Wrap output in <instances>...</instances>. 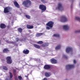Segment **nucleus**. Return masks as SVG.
<instances>
[{
  "instance_id": "nucleus-34",
  "label": "nucleus",
  "mask_w": 80,
  "mask_h": 80,
  "mask_svg": "<svg viewBox=\"0 0 80 80\" xmlns=\"http://www.w3.org/2000/svg\"><path fill=\"white\" fill-rule=\"evenodd\" d=\"M41 1L42 2V3H46V2H45V0H41Z\"/></svg>"
},
{
  "instance_id": "nucleus-24",
  "label": "nucleus",
  "mask_w": 80,
  "mask_h": 80,
  "mask_svg": "<svg viewBox=\"0 0 80 80\" xmlns=\"http://www.w3.org/2000/svg\"><path fill=\"white\" fill-rule=\"evenodd\" d=\"M18 30L19 32H20V33H22V29L21 28H18Z\"/></svg>"
},
{
  "instance_id": "nucleus-19",
  "label": "nucleus",
  "mask_w": 80,
  "mask_h": 80,
  "mask_svg": "<svg viewBox=\"0 0 80 80\" xmlns=\"http://www.w3.org/2000/svg\"><path fill=\"white\" fill-rule=\"evenodd\" d=\"M42 46L43 47H48V43L47 42H45L44 44H43L42 45Z\"/></svg>"
},
{
  "instance_id": "nucleus-17",
  "label": "nucleus",
  "mask_w": 80,
  "mask_h": 80,
  "mask_svg": "<svg viewBox=\"0 0 80 80\" xmlns=\"http://www.w3.org/2000/svg\"><path fill=\"white\" fill-rule=\"evenodd\" d=\"M9 50L7 48H4L2 51L3 53H8L9 52Z\"/></svg>"
},
{
  "instance_id": "nucleus-37",
  "label": "nucleus",
  "mask_w": 80,
  "mask_h": 80,
  "mask_svg": "<svg viewBox=\"0 0 80 80\" xmlns=\"http://www.w3.org/2000/svg\"><path fill=\"white\" fill-rule=\"evenodd\" d=\"M80 32V30L78 31H75V33H79Z\"/></svg>"
},
{
  "instance_id": "nucleus-22",
  "label": "nucleus",
  "mask_w": 80,
  "mask_h": 80,
  "mask_svg": "<svg viewBox=\"0 0 80 80\" xmlns=\"http://www.w3.org/2000/svg\"><path fill=\"white\" fill-rule=\"evenodd\" d=\"M43 33H38L36 34V36L38 37L39 36H42L43 35Z\"/></svg>"
},
{
  "instance_id": "nucleus-9",
  "label": "nucleus",
  "mask_w": 80,
  "mask_h": 80,
  "mask_svg": "<svg viewBox=\"0 0 80 80\" xmlns=\"http://www.w3.org/2000/svg\"><path fill=\"white\" fill-rule=\"evenodd\" d=\"M52 68V66L49 65H46L44 66V68L45 70H49Z\"/></svg>"
},
{
  "instance_id": "nucleus-30",
  "label": "nucleus",
  "mask_w": 80,
  "mask_h": 80,
  "mask_svg": "<svg viewBox=\"0 0 80 80\" xmlns=\"http://www.w3.org/2000/svg\"><path fill=\"white\" fill-rule=\"evenodd\" d=\"M13 75L14 76H16V70H13Z\"/></svg>"
},
{
  "instance_id": "nucleus-33",
  "label": "nucleus",
  "mask_w": 80,
  "mask_h": 80,
  "mask_svg": "<svg viewBox=\"0 0 80 80\" xmlns=\"http://www.w3.org/2000/svg\"><path fill=\"white\" fill-rule=\"evenodd\" d=\"M18 79H19V80H22V77H21V76H19L18 77Z\"/></svg>"
},
{
  "instance_id": "nucleus-29",
  "label": "nucleus",
  "mask_w": 80,
  "mask_h": 80,
  "mask_svg": "<svg viewBox=\"0 0 80 80\" xmlns=\"http://www.w3.org/2000/svg\"><path fill=\"white\" fill-rule=\"evenodd\" d=\"M75 19L76 20H78V21H80V18L78 17H76Z\"/></svg>"
},
{
  "instance_id": "nucleus-5",
  "label": "nucleus",
  "mask_w": 80,
  "mask_h": 80,
  "mask_svg": "<svg viewBox=\"0 0 80 80\" xmlns=\"http://www.w3.org/2000/svg\"><path fill=\"white\" fill-rule=\"evenodd\" d=\"M53 24H54V22L52 21H49L48 23H46V26H48L50 27V28H52L53 26Z\"/></svg>"
},
{
  "instance_id": "nucleus-1",
  "label": "nucleus",
  "mask_w": 80,
  "mask_h": 80,
  "mask_svg": "<svg viewBox=\"0 0 80 80\" xmlns=\"http://www.w3.org/2000/svg\"><path fill=\"white\" fill-rule=\"evenodd\" d=\"M32 2L30 0H26L22 2V5L24 6L25 7H29L31 5Z\"/></svg>"
},
{
  "instance_id": "nucleus-10",
  "label": "nucleus",
  "mask_w": 80,
  "mask_h": 80,
  "mask_svg": "<svg viewBox=\"0 0 80 80\" xmlns=\"http://www.w3.org/2000/svg\"><path fill=\"white\" fill-rule=\"evenodd\" d=\"M13 3L14 6H15L16 7H17L18 8H20V5H19V4H18V3L17 2V1H14V2H13Z\"/></svg>"
},
{
  "instance_id": "nucleus-14",
  "label": "nucleus",
  "mask_w": 80,
  "mask_h": 80,
  "mask_svg": "<svg viewBox=\"0 0 80 80\" xmlns=\"http://www.w3.org/2000/svg\"><path fill=\"white\" fill-rule=\"evenodd\" d=\"M72 48L70 47H68L67 48L66 50V52L67 53H69L71 51H72Z\"/></svg>"
},
{
  "instance_id": "nucleus-20",
  "label": "nucleus",
  "mask_w": 80,
  "mask_h": 80,
  "mask_svg": "<svg viewBox=\"0 0 80 80\" xmlns=\"http://www.w3.org/2000/svg\"><path fill=\"white\" fill-rule=\"evenodd\" d=\"M34 47H35V48H38V49H39V48H40V46L39 45H38L36 44H34Z\"/></svg>"
},
{
  "instance_id": "nucleus-21",
  "label": "nucleus",
  "mask_w": 80,
  "mask_h": 80,
  "mask_svg": "<svg viewBox=\"0 0 80 80\" xmlns=\"http://www.w3.org/2000/svg\"><path fill=\"white\" fill-rule=\"evenodd\" d=\"M60 48H61V45H59L56 47L55 50H59V49H60Z\"/></svg>"
},
{
  "instance_id": "nucleus-25",
  "label": "nucleus",
  "mask_w": 80,
  "mask_h": 80,
  "mask_svg": "<svg viewBox=\"0 0 80 80\" xmlns=\"http://www.w3.org/2000/svg\"><path fill=\"white\" fill-rule=\"evenodd\" d=\"M2 68L3 70H8V68L6 66H3Z\"/></svg>"
},
{
  "instance_id": "nucleus-43",
  "label": "nucleus",
  "mask_w": 80,
  "mask_h": 80,
  "mask_svg": "<svg viewBox=\"0 0 80 80\" xmlns=\"http://www.w3.org/2000/svg\"><path fill=\"white\" fill-rule=\"evenodd\" d=\"M28 32H31V30H29L28 31Z\"/></svg>"
},
{
  "instance_id": "nucleus-8",
  "label": "nucleus",
  "mask_w": 80,
  "mask_h": 80,
  "mask_svg": "<svg viewBox=\"0 0 80 80\" xmlns=\"http://www.w3.org/2000/svg\"><path fill=\"white\" fill-rule=\"evenodd\" d=\"M9 10H10V8L9 7H7L4 8V12L5 13H9L10 11Z\"/></svg>"
},
{
  "instance_id": "nucleus-11",
  "label": "nucleus",
  "mask_w": 80,
  "mask_h": 80,
  "mask_svg": "<svg viewBox=\"0 0 80 80\" xmlns=\"http://www.w3.org/2000/svg\"><path fill=\"white\" fill-rule=\"evenodd\" d=\"M50 61L52 63V64H55L57 63V60L53 58L51 59Z\"/></svg>"
},
{
  "instance_id": "nucleus-12",
  "label": "nucleus",
  "mask_w": 80,
  "mask_h": 80,
  "mask_svg": "<svg viewBox=\"0 0 80 80\" xmlns=\"http://www.w3.org/2000/svg\"><path fill=\"white\" fill-rule=\"evenodd\" d=\"M6 27V25L3 23H1L0 25V28L1 29H5Z\"/></svg>"
},
{
  "instance_id": "nucleus-36",
  "label": "nucleus",
  "mask_w": 80,
  "mask_h": 80,
  "mask_svg": "<svg viewBox=\"0 0 80 80\" xmlns=\"http://www.w3.org/2000/svg\"><path fill=\"white\" fill-rule=\"evenodd\" d=\"M16 41L17 42H18V41H19V38H16Z\"/></svg>"
},
{
  "instance_id": "nucleus-41",
  "label": "nucleus",
  "mask_w": 80,
  "mask_h": 80,
  "mask_svg": "<svg viewBox=\"0 0 80 80\" xmlns=\"http://www.w3.org/2000/svg\"><path fill=\"white\" fill-rule=\"evenodd\" d=\"M43 80H47V78H44L43 79Z\"/></svg>"
},
{
  "instance_id": "nucleus-28",
  "label": "nucleus",
  "mask_w": 80,
  "mask_h": 80,
  "mask_svg": "<svg viewBox=\"0 0 80 80\" xmlns=\"http://www.w3.org/2000/svg\"><path fill=\"white\" fill-rule=\"evenodd\" d=\"M25 17L28 19H30V16L26 15H25Z\"/></svg>"
},
{
  "instance_id": "nucleus-40",
  "label": "nucleus",
  "mask_w": 80,
  "mask_h": 80,
  "mask_svg": "<svg viewBox=\"0 0 80 80\" xmlns=\"http://www.w3.org/2000/svg\"><path fill=\"white\" fill-rule=\"evenodd\" d=\"M73 62H74V63H76L77 62L76 61V60H74V61H73Z\"/></svg>"
},
{
  "instance_id": "nucleus-44",
  "label": "nucleus",
  "mask_w": 80,
  "mask_h": 80,
  "mask_svg": "<svg viewBox=\"0 0 80 80\" xmlns=\"http://www.w3.org/2000/svg\"><path fill=\"white\" fill-rule=\"evenodd\" d=\"M26 77H27H27H28V76H26Z\"/></svg>"
},
{
  "instance_id": "nucleus-3",
  "label": "nucleus",
  "mask_w": 80,
  "mask_h": 80,
  "mask_svg": "<svg viewBox=\"0 0 80 80\" xmlns=\"http://www.w3.org/2000/svg\"><path fill=\"white\" fill-rule=\"evenodd\" d=\"M6 62L8 64H12V58L10 56H8L6 58Z\"/></svg>"
},
{
  "instance_id": "nucleus-38",
  "label": "nucleus",
  "mask_w": 80,
  "mask_h": 80,
  "mask_svg": "<svg viewBox=\"0 0 80 80\" xmlns=\"http://www.w3.org/2000/svg\"><path fill=\"white\" fill-rule=\"evenodd\" d=\"M19 70L18 69V68H14V69L13 70Z\"/></svg>"
},
{
  "instance_id": "nucleus-42",
  "label": "nucleus",
  "mask_w": 80,
  "mask_h": 80,
  "mask_svg": "<svg viewBox=\"0 0 80 80\" xmlns=\"http://www.w3.org/2000/svg\"><path fill=\"white\" fill-rule=\"evenodd\" d=\"M1 43H2V42H1V40H0V45H1Z\"/></svg>"
},
{
  "instance_id": "nucleus-26",
  "label": "nucleus",
  "mask_w": 80,
  "mask_h": 80,
  "mask_svg": "<svg viewBox=\"0 0 80 80\" xmlns=\"http://www.w3.org/2000/svg\"><path fill=\"white\" fill-rule=\"evenodd\" d=\"M54 37H60V35L58 34H54L53 35Z\"/></svg>"
},
{
  "instance_id": "nucleus-6",
  "label": "nucleus",
  "mask_w": 80,
  "mask_h": 80,
  "mask_svg": "<svg viewBox=\"0 0 80 80\" xmlns=\"http://www.w3.org/2000/svg\"><path fill=\"white\" fill-rule=\"evenodd\" d=\"M68 21V19L65 16H62L61 17V21L62 22H66Z\"/></svg>"
},
{
  "instance_id": "nucleus-27",
  "label": "nucleus",
  "mask_w": 80,
  "mask_h": 80,
  "mask_svg": "<svg viewBox=\"0 0 80 80\" xmlns=\"http://www.w3.org/2000/svg\"><path fill=\"white\" fill-rule=\"evenodd\" d=\"M37 43H38V44H42L43 43V41H39L37 42Z\"/></svg>"
},
{
  "instance_id": "nucleus-2",
  "label": "nucleus",
  "mask_w": 80,
  "mask_h": 80,
  "mask_svg": "<svg viewBox=\"0 0 80 80\" xmlns=\"http://www.w3.org/2000/svg\"><path fill=\"white\" fill-rule=\"evenodd\" d=\"M39 8L41 10V13L44 12L47 10L46 6L43 4H40L39 7Z\"/></svg>"
},
{
  "instance_id": "nucleus-31",
  "label": "nucleus",
  "mask_w": 80,
  "mask_h": 80,
  "mask_svg": "<svg viewBox=\"0 0 80 80\" xmlns=\"http://www.w3.org/2000/svg\"><path fill=\"white\" fill-rule=\"evenodd\" d=\"M63 58H66V59H67V58H68L67 56L65 55H63Z\"/></svg>"
},
{
  "instance_id": "nucleus-15",
  "label": "nucleus",
  "mask_w": 80,
  "mask_h": 80,
  "mask_svg": "<svg viewBox=\"0 0 80 80\" xmlns=\"http://www.w3.org/2000/svg\"><path fill=\"white\" fill-rule=\"evenodd\" d=\"M29 52V50L28 49H25L23 51V53H24V54H28Z\"/></svg>"
},
{
  "instance_id": "nucleus-4",
  "label": "nucleus",
  "mask_w": 80,
  "mask_h": 80,
  "mask_svg": "<svg viewBox=\"0 0 80 80\" xmlns=\"http://www.w3.org/2000/svg\"><path fill=\"white\" fill-rule=\"evenodd\" d=\"M56 10H60L61 11H62L63 10V8L62 7V3H59L58 4V6L57 8H56Z\"/></svg>"
},
{
  "instance_id": "nucleus-35",
  "label": "nucleus",
  "mask_w": 80,
  "mask_h": 80,
  "mask_svg": "<svg viewBox=\"0 0 80 80\" xmlns=\"http://www.w3.org/2000/svg\"><path fill=\"white\" fill-rule=\"evenodd\" d=\"M15 80H18V78H17V76H15Z\"/></svg>"
},
{
  "instance_id": "nucleus-39",
  "label": "nucleus",
  "mask_w": 80,
  "mask_h": 80,
  "mask_svg": "<svg viewBox=\"0 0 80 80\" xmlns=\"http://www.w3.org/2000/svg\"><path fill=\"white\" fill-rule=\"evenodd\" d=\"M8 28H10V25L8 26H7Z\"/></svg>"
},
{
  "instance_id": "nucleus-7",
  "label": "nucleus",
  "mask_w": 80,
  "mask_h": 80,
  "mask_svg": "<svg viewBox=\"0 0 80 80\" xmlns=\"http://www.w3.org/2000/svg\"><path fill=\"white\" fill-rule=\"evenodd\" d=\"M75 67L74 65H68L66 66V68L67 70H70L71 68H73Z\"/></svg>"
},
{
  "instance_id": "nucleus-13",
  "label": "nucleus",
  "mask_w": 80,
  "mask_h": 80,
  "mask_svg": "<svg viewBox=\"0 0 80 80\" xmlns=\"http://www.w3.org/2000/svg\"><path fill=\"white\" fill-rule=\"evenodd\" d=\"M70 27L68 26V25H67L63 26V29L66 30H68L69 29Z\"/></svg>"
},
{
  "instance_id": "nucleus-32",
  "label": "nucleus",
  "mask_w": 80,
  "mask_h": 80,
  "mask_svg": "<svg viewBox=\"0 0 80 80\" xmlns=\"http://www.w3.org/2000/svg\"><path fill=\"white\" fill-rule=\"evenodd\" d=\"M46 29L47 30H50V28L49 27L47 26L46 27Z\"/></svg>"
},
{
  "instance_id": "nucleus-23",
  "label": "nucleus",
  "mask_w": 80,
  "mask_h": 80,
  "mask_svg": "<svg viewBox=\"0 0 80 80\" xmlns=\"http://www.w3.org/2000/svg\"><path fill=\"white\" fill-rule=\"evenodd\" d=\"M9 77H10V78H12V77H13V75H12V73L11 72H9Z\"/></svg>"
},
{
  "instance_id": "nucleus-18",
  "label": "nucleus",
  "mask_w": 80,
  "mask_h": 80,
  "mask_svg": "<svg viewBox=\"0 0 80 80\" xmlns=\"http://www.w3.org/2000/svg\"><path fill=\"white\" fill-rule=\"evenodd\" d=\"M33 26L30 25H27V28L28 29H32L33 28Z\"/></svg>"
},
{
  "instance_id": "nucleus-16",
  "label": "nucleus",
  "mask_w": 80,
  "mask_h": 80,
  "mask_svg": "<svg viewBox=\"0 0 80 80\" xmlns=\"http://www.w3.org/2000/svg\"><path fill=\"white\" fill-rule=\"evenodd\" d=\"M45 75L46 77H49L51 76V73L50 72H46L45 73Z\"/></svg>"
}]
</instances>
